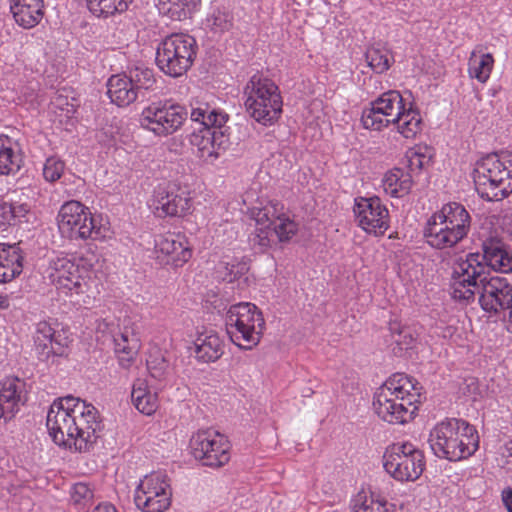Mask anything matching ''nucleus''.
<instances>
[{"label": "nucleus", "instance_id": "nucleus-40", "mask_svg": "<svg viewBox=\"0 0 512 512\" xmlns=\"http://www.w3.org/2000/svg\"><path fill=\"white\" fill-rule=\"evenodd\" d=\"M205 27L214 35H222L233 27V15L225 9L216 8L207 16Z\"/></svg>", "mask_w": 512, "mask_h": 512}, {"label": "nucleus", "instance_id": "nucleus-34", "mask_svg": "<svg viewBox=\"0 0 512 512\" xmlns=\"http://www.w3.org/2000/svg\"><path fill=\"white\" fill-rule=\"evenodd\" d=\"M131 400L135 408L145 415H152L158 407L157 394L150 390L143 379H137L133 383Z\"/></svg>", "mask_w": 512, "mask_h": 512}, {"label": "nucleus", "instance_id": "nucleus-46", "mask_svg": "<svg viewBox=\"0 0 512 512\" xmlns=\"http://www.w3.org/2000/svg\"><path fill=\"white\" fill-rule=\"evenodd\" d=\"M405 157L407 159V166L410 172L421 171L431 162V155H426L421 152L420 149L408 150Z\"/></svg>", "mask_w": 512, "mask_h": 512}, {"label": "nucleus", "instance_id": "nucleus-49", "mask_svg": "<svg viewBox=\"0 0 512 512\" xmlns=\"http://www.w3.org/2000/svg\"><path fill=\"white\" fill-rule=\"evenodd\" d=\"M147 368L151 377L161 380L168 368V363L163 357H155L147 360Z\"/></svg>", "mask_w": 512, "mask_h": 512}, {"label": "nucleus", "instance_id": "nucleus-51", "mask_svg": "<svg viewBox=\"0 0 512 512\" xmlns=\"http://www.w3.org/2000/svg\"><path fill=\"white\" fill-rule=\"evenodd\" d=\"M14 224L10 203L0 202V229L6 230L7 226Z\"/></svg>", "mask_w": 512, "mask_h": 512}, {"label": "nucleus", "instance_id": "nucleus-39", "mask_svg": "<svg viewBox=\"0 0 512 512\" xmlns=\"http://www.w3.org/2000/svg\"><path fill=\"white\" fill-rule=\"evenodd\" d=\"M494 64L493 56L490 53L476 55L472 53L469 59V75L481 83H485L490 77Z\"/></svg>", "mask_w": 512, "mask_h": 512}, {"label": "nucleus", "instance_id": "nucleus-58", "mask_svg": "<svg viewBox=\"0 0 512 512\" xmlns=\"http://www.w3.org/2000/svg\"><path fill=\"white\" fill-rule=\"evenodd\" d=\"M9 306H10V301H9L8 296L0 295V309L1 310L8 309Z\"/></svg>", "mask_w": 512, "mask_h": 512}, {"label": "nucleus", "instance_id": "nucleus-45", "mask_svg": "<svg viewBox=\"0 0 512 512\" xmlns=\"http://www.w3.org/2000/svg\"><path fill=\"white\" fill-rule=\"evenodd\" d=\"M224 271L221 272L224 281L232 283L245 276L249 270V265L246 261H235L232 263H225Z\"/></svg>", "mask_w": 512, "mask_h": 512}, {"label": "nucleus", "instance_id": "nucleus-35", "mask_svg": "<svg viewBox=\"0 0 512 512\" xmlns=\"http://www.w3.org/2000/svg\"><path fill=\"white\" fill-rule=\"evenodd\" d=\"M114 349L118 356L119 364L123 368H129L134 361L138 349L139 341L136 337H130L129 331H119L113 335Z\"/></svg>", "mask_w": 512, "mask_h": 512}, {"label": "nucleus", "instance_id": "nucleus-41", "mask_svg": "<svg viewBox=\"0 0 512 512\" xmlns=\"http://www.w3.org/2000/svg\"><path fill=\"white\" fill-rule=\"evenodd\" d=\"M133 0H87L88 9L96 16L107 17L115 12H125Z\"/></svg>", "mask_w": 512, "mask_h": 512}, {"label": "nucleus", "instance_id": "nucleus-32", "mask_svg": "<svg viewBox=\"0 0 512 512\" xmlns=\"http://www.w3.org/2000/svg\"><path fill=\"white\" fill-rule=\"evenodd\" d=\"M125 73L139 99H145L147 94L155 89L157 81L153 69L137 65L128 68Z\"/></svg>", "mask_w": 512, "mask_h": 512}, {"label": "nucleus", "instance_id": "nucleus-53", "mask_svg": "<svg viewBox=\"0 0 512 512\" xmlns=\"http://www.w3.org/2000/svg\"><path fill=\"white\" fill-rule=\"evenodd\" d=\"M398 345L404 346L403 348L408 349L412 347L415 341L414 337L409 330L403 329L398 333V338L394 340Z\"/></svg>", "mask_w": 512, "mask_h": 512}, {"label": "nucleus", "instance_id": "nucleus-7", "mask_svg": "<svg viewBox=\"0 0 512 512\" xmlns=\"http://www.w3.org/2000/svg\"><path fill=\"white\" fill-rule=\"evenodd\" d=\"M197 55L194 37L173 33L165 37L156 50V64L166 75L177 78L187 72Z\"/></svg>", "mask_w": 512, "mask_h": 512}, {"label": "nucleus", "instance_id": "nucleus-1", "mask_svg": "<svg viewBox=\"0 0 512 512\" xmlns=\"http://www.w3.org/2000/svg\"><path fill=\"white\" fill-rule=\"evenodd\" d=\"M361 122L366 129L380 131L391 124L397 125L398 132L405 138H413L421 130L419 112L407 108L401 93L397 90L383 92L362 111Z\"/></svg>", "mask_w": 512, "mask_h": 512}, {"label": "nucleus", "instance_id": "nucleus-6", "mask_svg": "<svg viewBox=\"0 0 512 512\" xmlns=\"http://www.w3.org/2000/svg\"><path fill=\"white\" fill-rule=\"evenodd\" d=\"M225 323L231 341L246 350L259 343L265 326L261 311L250 302L232 305L227 311Z\"/></svg>", "mask_w": 512, "mask_h": 512}, {"label": "nucleus", "instance_id": "nucleus-36", "mask_svg": "<svg viewBox=\"0 0 512 512\" xmlns=\"http://www.w3.org/2000/svg\"><path fill=\"white\" fill-rule=\"evenodd\" d=\"M365 58L369 67L377 74L386 72L394 63L392 52L380 43L369 47Z\"/></svg>", "mask_w": 512, "mask_h": 512}, {"label": "nucleus", "instance_id": "nucleus-8", "mask_svg": "<svg viewBox=\"0 0 512 512\" xmlns=\"http://www.w3.org/2000/svg\"><path fill=\"white\" fill-rule=\"evenodd\" d=\"M487 278L486 265L480 253H468L452 266L451 296L462 304L475 301L476 291Z\"/></svg>", "mask_w": 512, "mask_h": 512}, {"label": "nucleus", "instance_id": "nucleus-47", "mask_svg": "<svg viewBox=\"0 0 512 512\" xmlns=\"http://www.w3.org/2000/svg\"><path fill=\"white\" fill-rule=\"evenodd\" d=\"M403 383L404 384L402 385L401 396H404L407 405L413 408V403L418 401V398L421 395V387L415 379L407 375L404 376Z\"/></svg>", "mask_w": 512, "mask_h": 512}, {"label": "nucleus", "instance_id": "nucleus-42", "mask_svg": "<svg viewBox=\"0 0 512 512\" xmlns=\"http://www.w3.org/2000/svg\"><path fill=\"white\" fill-rule=\"evenodd\" d=\"M353 512H388L387 502L376 498L373 494L370 497L359 494L355 500Z\"/></svg>", "mask_w": 512, "mask_h": 512}, {"label": "nucleus", "instance_id": "nucleus-30", "mask_svg": "<svg viewBox=\"0 0 512 512\" xmlns=\"http://www.w3.org/2000/svg\"><path fill=\"white\" fill-rule=\"evenodd\" d=\"M125 72L111 75L107 82V96L118 107H127L139 100Z\"/></svg>", "mask_w": 512, "mask_h": 512}, {"label": "nucleus", "instance_id": "nucleus-5", "mask_svg": "<svg viewBox=\"0 0 512 512\" xmlns=\"http://www.w3.org/2000/svg\"><path fill=\"white\" fill-rule=\"evenodd\" d=\"M245 107L258 123L271 125L282 113L283 101L278 86L261 74H254L244 88Z\"/></svg>", "mask_w": 512, "mask_h": 512}, {"label": "nucleus", "instance_id": "nucleus-16", "mask_svg": "<svg viewBox=\"0 0 512 512\" xmlns=\"http://www.w3.org/2000/svg\"><path fill=\"white\" fill-rule=\"evenodd\" d=\"M353 212L359 227L369 234L383 235L390 227L389 211L378 196L356 197Z\"/></svg>", "mask_w": 512, "mask_h": 512}, {"label": "nucleus", "instance_id": "nucleus-13", "mask_svg": "<svg viewBox=\"0 0 512 512\" xmlns=\"http://www.w3.org/2000/svg\"><path fill=\"white\" fill-rule=\"evenodd\" d=\"M191 452L202 465L218 468L230 459L227 438L213 429L200 430L190 440Z\"/></svg>", "mask_w": 512, "mask_h": 512}, {"label": "nucleus", "instance_id": "nucleus-33", "mask_svg": "<svg viewBox=\"0 0 512 512\" xmlns=\"http://www.w3.org/2000/svg\"><path fill=\"white\" fill-rule=\"evenodd\" d=\"M382 184L384 191L391 197L401 198L410 193L413 179L410 172L393 168L384 175Z\"/></svg>", "mask_w": 512, "mask_h": 512}, {"label": "nucleus", "instance_id": "nucleus-28", "mask_svg": "<svg viewBox=\"0 0 512 512\" xmlns=\"http://www.w3.org/2000/svg\"><path fill=\"white\" fill-rule=\"evenodd\" d=\"M43 0H10V11L15 22L24 29L35 27L44 16Z\"/></svg>", "mask_w": 512, "mask_h": 512}, {"label": "nucleus", "instance_id": "nucleus-19", "mask_svg": "<svg viewBox=\"0 0 512 512\" xmlns=\"http://www.w3.org/2000/svg\"><path fill=\"white\" fill-rule=\"evenodd\" d=\"M476 293L485 312L497 314L512 305V284L505 277H487Z\"/></svg>", "mask_w": 512, "mask_h": 512}, {"label": "nucleus", "instance_id": "nucleus-2", "mask_svg": "<svg viewBox=\"0 0 512 512\" xmlns=\"http://www.w3.org/2000/svg\"><path fill=\"white\" fill-rule=\"evenodd\" d=\"M428 442L438 458L456 462L469 458L478 450L479 435L466 420L446 418L430 430Z\"/></svg>", "mask_w": 512, "mask_h": 512}, {"label": "nucleus", "instance_id": "nucleus-50", "mask_svg": "<svg viewBox=\"0 0 512 512\" xmlns=\"http://www.w3.org/2000/svg\"><path fill=\"white\" fill-rule=\"evenodd\" d=\"M405 374L396 373L393 374L381 387L378 389H387L393 396L396 398L403 399L404 396H401V389Z\"/></svg>", "mask_w": 512, "mask_h": 512}, {"label": "nucleus", "instance_id": "nucleus-18", "mask_svg": "<svg viewBox=\"0 0 512 512\" xmlns=\"http://www.w3.org/2000/svg\"><path fill=\"white\" fill-rule=\"evenodd\" d=\"M34 351L37 358L48 363L55 357L67 355L68 339L57 333L50 321H40L35 325L33 334Z\"/></svg>", "mask_w": 512, "mask_h": 512}, {"label": "nucleus", "instance_id": "nucleus-21", "mask_svg": "<svg viewBox=\"0 0 512 512\" xmlns=\"http://www.w3.org/2000/svg\"><path fill=\"white\" fill-rule=\"evenodd\" d=\"M190 117L198 125H210L213 133V145L218 155L220 151L229 146V135L225 127L229 115L223 110L212 108L208 103H200L197 107L192 108Z\"/></svg>", "mask_w": 512, "mask_h": 512}, {"label": "nucleus", "instance_id": "nucleus-24", "mask_svg": "<svg viewBox=\"0 0 512 512\" xmlns=\"http://www.w3.org/2000/svg\"><path fill=\"white\" fill-rule=\"evenodd\" d=\"M26 402V383L18 377L0 381V419L10 420Z\"/></svg>", "mask_w": 512, "mask_h": 512}, {"label": "nucleus", "instance_id": "nucleus-9", "mask_svg": "<svg viewBox=\"0 0 512 512\" xmlns=\"http://www.w3.org/2000/svg\"><path fill=\"white\" fill-rule=\"evenodd\" d=\"M59 229L71 239H100L106 236L107 227L97 224V218L76 200L65 202L57 216Z\"/></svg>", "mask_w": 512, "mask_h": 512}, {"label": "nucleus", "instance_id": "nucleus-56", "mask_svg": "<svg viewBox=\"0 0 512 512\" xmlns=\"http://www.w3.org/2000/svg\"><path fill=\"white\" fill-rule=\"evenodd\" d=\"M94 512H117L116 508L110 503L99 504Z\"/></svg>", "mask_w": 512, "mask_h": 512}, {"label": "nucleus", "instance_id": "nucleus-4", "mask_svg": "<svg viewBox=\"0 0 512 512\" xmlns=\"http://www.w3.org/2000/svg\"><path fill=\"white\" fill-rule=\"evenodd\" d=\"M473 181L478 195L501 201L512 193V153H491L475 163Z\"/></svg>", "mask_w": 512, "mask_h": 512}, {"label": "nucleus", "instance_id": "nucleus-37", "mask_svg": "<svg viewBox=\"0 0 512 512\" xmlns=\"http://www.w3.org/2000/svg\"><path fill=\"white\" fill-rule=\"evenodd\" d=\"M189 141L198 148L200 157H218V152L213 145V133L210 125H199V128L194 129L189 135Z\"/></svg>", "mask_w": 512, "mask_h": 512}, {"label": "nucleus", "instance_id": "nucleus-59", "mask_svg": "<svg viewBox=\"0 0 512 512\" xmlns=\"http://www.w3.org/2000/svg\"><path fill=\"white\" fill-rule=\"evenodd\" d=\"M371 84H373L374 89L377 90L378 86H381L382 82L377 78L370 77L368 80V85H371Z\"/></svg>", "mask_w": 512, "mask_h": 512}, {"label": "nucleus", "instance_id": "nucleus-52", "mask_svg": "<svg viewBox=\"0 0 512 512\" xmlns=\"http://www.w3.org/2000/svg\"><path fill=\"white\" fill-rule=\"evenodd\" d=\"M10 205L14 223L20 221L30 211V206L27 203L13 202Z\"/></svg>", "mask_w": 512, "mask_h": 512}, {"label": "nucleus", "instance_id": "nucleus-38", "mask_svg": "<svg viewBox=\"0 0 512 512\" xmlns=\"http://www.w3.org/2000/svg\"><path fill=\"white\" fill-rule=\"evenodd\" d=\"M199 0H158L157 7L160 13L168 15L173 20L187 18L196 7Z\"/></svg>", "mask_w": 512, "mask_h": 512}, {"label": "nucleus", "instance_id": "nucleus-29", "mask_svg": "<svg viewBox=\"0 0 512 512\" xmlns=\"http://www.w3.org/2000/svg\"><path fill=\"white\" fill-rule=\"evenodd\" d=\"M24 255L19 243H0V283H7L23 271Z\"/></svg>", "mask_w": 512, "mask_h": 512}, {"label": "nucleus", "instance_id": "nucleus-12", "mask_svg": "<svg viewBox=\"0 0 512 512\" xmlns=\"http://www.w3.org/2000/svg\"><path fill=\"white\" fill-rule=\"evenodd\" d=\"M74 396L67 395L57 398L51 404L46 418V426L49 435L55 444L64 446L74 451V435L77 427H75V415L72 412L74 406Z\"/></svg>", "mask_w": 512, "mask_h": 512}, {"label": "nucleus", "instance_id": "nucleus-10", "mask_svg": "<svg viewBox=\"0 0 512 512\" xmlns=\"http://www.w3.org/2000/svg\"><path fill=\"white\" fill-rule=\"evenodd\" d=\"M383 467L397 481H415L424 471L425 457L412 443L397 442L386 448Z\"/></svg>", "mask_w": 512, "mask_h": 512}, {"label": "nucleus", "instance_id": "nucleus-27", "mask_svg": "<svg viewBox=\"0 0 512 512\" xmlns=\"http://www.w3.org/2000/svg\"><path fill=\"white\" fill-rule=\"evenodd\" d=\"M195 358L202 363H212L224 354V342L214 330H204L194 341Z\"/></svg>", "mask_w": 512, "mask_h": 512}, {"label": "nucleus", "instance_id": "nucleus-48", "mask_svg": "<svg viewBox=\"0 0 512 512\" xmlns=\"http://www.w3.org/2000/svg\"><path fill=\"white\" fill-rule=\"evenodd\" d=\"M93 491L85 483H76L71 492V498L75 504L87 506L93 499Z\"/></svg>", "mask_w": 512, "mask_h": 512}, {"label": "nucleus", "instance_id": "nucleus-3", "mask_svg": "<svg viewBox=\"0 0 512 512\" xmlns=\"http://www.w3.org/2000/svg\"><path fill=\"white\" fill-rule=\"evenodd\" d=\"M471 222V216L462 204L449 202L430 216L423 235L432 248L450 249L468 236Z\"/></svg>", "mask_w": 512, "mask_h": 512}, {"label": "nucleus", "instance_id": "nucleus-55", "mask_svg": "<svg viewBox=\"0 0 512 512\" xmlns=\"http://www.w3.org/2000/svg\"><path fill=\"white\" fill-rule=\"evenodd\" d=\"M504 456L506 458V464L512 465V439L505 444Z\"/></svg>", "mask_w": 512, "mask_h": 512}, {"label": "nucleus", "instance_id": "nucleus-43", "mask_svg": "<svg viewBox=\"0 0 512 512\" xmlns=\"http://www.w3.org/2000/svg\"><path fill=\"white\" fill-rule=\"evenodd\" d=\"M263 225L261 228H256L249 236L250 244L259 252H264L270 247L271 237L274 234L269 223Z\"/></svg>", "mask_w": 512, "mask_h": 512}, {"label": "nucleus", "instance_id": "nucleus-31", "mask_svg": "<svg viewBox=\"0 0 512 512\" xmlns=\"http://www.w3.org/2000/svg\"><path fill=\"white\" fill-rule=\"evenodd\" d=\"M22 163L18 143L8 136H0V175L16 174Z\"/></svg>", "mask_w": 512, "mask_h": 512}, {"label": "nucleus", "instance_id": "nucleus-25", "mask_svg": "<svg viewBox=\"0 0 512 512\" xmlns=\"http://www.w3.org/2000/svg\"><path fill=\"white\" fill-rule=\"evenodd\" d=\"M152 206L159 216H182L190 209L191 203L183 193L159 187L155 191Z\"/></svg>", "mask_w": 512, "mask_h": 512}, {"label": "nucleus", "instance_id": "nucleus-11", "mask_svg": "<svg viewBox=\"0 0 512 512\" xmlns=\"http://www.w3.org/2000/svg\"><path fill=\"white\" fill-rule=\"evenodd\" d=\"M188 116L187 109L172 101L152 103L144 108L140 124L156 136L166 137L177 132Z\"/></svg>", "mask_w": 512, "mask_h": 512}, {"label": "nucleus", "instance_id": "nucleus-57", "mask_svg": "<svg viewBox=\"0 0 512 512\" xmlns=\"http://www.w3.org/2000/svg\"><path fill=\"white\" fill-rule=\"evenodd\" d=\"M509 310L508 317H505V325L506 329L509 333H512V304L510 308H507Z\"/></svg>", "mask_w": 512, "mask_h": 512}, {"label": "nucleus", "instance_id": "nucleus-20", "mask_svg": "<svg viewBox=\"0 0 512 512\" xmlns=\"http://www.w3.org/2000/svg\"><path fill=\"white\" fill-rule=\"evenodd\" d=\"M284 206L278 201H269L265 206L252 207L249 210L251 219L257 224L270 225L278 220L279 223L272 229L280 242L289 241L298 231V224L283 212Z\"/></svg>", "mask_w": 512, "mask_h": 512}, {"label": "nucleus", "instance_id": "nucleus-44", "mask_svg": "<svg viewBox=\"0 0 512 512\" xmlns=\"http://www.w3.org/2000/svg\"><path fill=\"white\" fill-rule=\"evenodd\" d=\"M65 170V162L57 156L48 157L43 165V177L47 182L54 183L61 178Z\"/></svg>", "mask_w": 512, "mask_h": 512}, {"label": "nucleus", "instance_id": "nucleus-14", "mask_svg": "<svg viewBox=\"0 0 512 512\" xmlns=\"http://www.w3.org/2000/svg\"><path fill=\"white\" fill-rule=\"evenodd\" d=\"M134 501L143 512H163L171 504L168 477L163 472L146 475L135 491Z\"/></svg>", "mask_w": 512, "mask_h": 512}, {"label": "nucleus", "instance_id": "nucleus-22", "mask_svg": "<svg viewBox=\"0 0 512 512\" xmlns=\"http://www.w3.org/2000/svg\"><path fill=\"white\" fill-rule=\"evenodd\" d=\"M405 398H396L387 389H377L373 398V409L384 421L391 424H403L407 422L416 407H409Z\"/></svg>", "mask_w": 512, "mask_h": 512}, {"label": "nucleus", "instance_id": "nucleus-17", "mask_svg": "<svg viewBox=\"0 0 512 512\" xmlns=\"http://www.w3.org/2000/svg\"><path fill=\"white\" fill-rule=\"evenodd\" d=\"M83 270L79 264L67 255H58L49 261L46 269L47 278L59 290H64L66 294L82 292L85 285V278L82 275Z\"/></svg>", "mask_w": 512, "mask_h": 512}, {"label": "nucleus", "instance_id": "nucleus-15", "mask_svg": "<svg viewBox=\"0 0 512 512\" xmlns=\"http://www.w3.org/2000/svg\"><path fill=\"white\" fill-rule=\"evenodd\" d=\"M72 412L75 415L76 433L74 434V451L79 453L89 452L99 438L102 430V421L98 410L85 400L74 397Z\"/></svg>", "mask_w": 512, "mask_h": 512}, {"label": "nucleus", "instance_id": "nucleus-26", "mask_svg": "<svg viewBox=\"0 0 512 512\" xmlns=\"http://www.w3.org/2000/svg\"><path fill=\"white\" fill-rule=\"evenodd\" d=\"M483 254L481 258L486 267L501 273L512 272V253L506 244L494 237L487 238L482 243Z\"/></svg>", "mask_w": 512, "mask_h": 512}, {"label": "nucleus", "instance_id": "nucleus-54", "mask_svg": "<svg viewBox=\"0 0 512 512\" xmlns=\"http://www.w3.org/2000/svg\"><path fill=\"white\" fill-rule=\"evenodd\" d=\"M502 502L508 512H512V488L507 487L502 491Z\"/></svg>", "mask_w": 512, "mask_h": 512}, {"label": "nucleus", "instance_id": "nucleus-23", "mask_svg": "<svg viewBox=\"0 0 512 512\" xmlns=\"http://www.w3.org/2000/svg\"><path fill=\"white\" fill-rule=\"evenodd\" d=\"M155 253L157 259L167 265L182 266L192 256L184 235L166 233L155 238Z\"/></svg>", "mask_w": 512, "mask_h": 512}]
</instances>
